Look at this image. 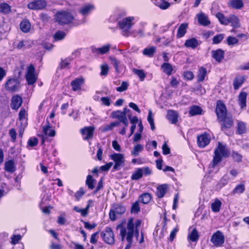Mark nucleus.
Instances as JSON below:
<instances>
[{"label": "nucleus", "mask_w": 249, "mask_h": 249, "mask_svg": "<svg viewBox=\"0 0 249 249\" xmlns=\"http://www.w3.org/2000/svg\"><path fill=\"white\" fill-rule=\"evenodd\" d=\"M22 102V97L18 94L15 95L12 97L11 107L13 109L17 110L20 107Z\"/></svg>", "instance_id": "a211bd4d"}, {"label": "nucleus", "mask_w": 249, "mask_h": 249, "mask_svg": "<svg viewBox=\"0 0 249 249\" xmlns=\"http://www.w3.org/2000/svg\"><path fill=\"white\" fill-rule=\"evenodd\" d=\"M246 124L243 122H239L237 125V132L239 134H242L246 132Z\"/></svg>", "instance_id": "603ef678"}, {"label": "nucleus", "mask_w": 249, "mask_h": 249, "mask_svg": "<svg viewBox=\"0 0 249 249\" xmlns=\"http://www.w3.org/2000/svg\"><path fill=\"white\" fill-rule=\"evenodd\" d=\"M157 48L155 46H151L144 48L142 51V54L149 58H152L156 53Z\"/></svg>", "instance_id": "c85d7f7f"}, {"label": "nucleus", "mask_w": 249, "mask_h": 249, "mask_svg": "<svg viewBox=\"0 0 249 249\" xmlns=\"http://www.w3.org/2000/svg\"><path fill=\"white\" fill-rule=\"evenodd\" d=\"M47 3L45 0H33L27 5V7L31 10H40L47 7Z\"/></svg>", "instance_id": "ddd939ff"}, {"label": "nucleus", "mask_w": 249, "mask_h": 249, "mask_svg": "<svg viewBox=\"0 0 249 249\" xmlns=\"http://www.w3.org/2000/svg\"><path fill=\"white\" fill-rule=\"evenodd\" d=\"M218 120L222 123L221 127L222 131H224L226 129L231 127L233 124L232 117L227 116V115L224 117V118L222 119L220 118Z\"/></svg>", "instance_id": "aec40b11"}, {"label": "nucleus", "mask_w": 249, "mask_h": 249, "mask_svg": "<svg viewBox=\"0 0 249 249\" xmlns=\"http://www.w3.org/2000/svg\"><path fill=\"white\" fill-rule=\"evenodd\" d=\"M109 158L114 162V170H119L124 166L125 159L124 154L114 153L109 155Z\"/></svg>", "instance_id": "423d86ee"}, {"label": "nucleus", "mask_w": 249, "mask_h": 249, "mask_svg": "<svg viewBox=\"0 0 249 249\" xmlns=\"http://www.w3.org/2000/svg\"><path fill=\"white\" fill-rule=\"evenodd\" d=\"M85 192L84 190V188H80V189L78 191H77L74 195L75 199L77 201H79L82 197V196L85 194Z\"/></svg>", "instance_id": "680f3d73"}, {"label": "nucleus", "mask_w": 249, "mask_h": 249, "mask_svg": "<svg viewBox=\"0 0 249 249\" xmlns=\"http://www.w3.org/2000/svg\"><path fill=\"white\" fill-rule=\"evenodd\" d=\"M143 150V147L141 144H137L134 146L133 150L131 151V155L134 156H138L139 153Z\"/></svg>", "instance_id": "09e8293b"}, {"label": "nucleus", "mask_w": 249, "mask_h": 249, "mask_svg": "<svg viewBox=\"0 0 249 249\" xmlns=\"http://www.w3.org/2000/svg\"><path fill=\"white\" fill-rule=\"evenodd\" d=\"M25 78L29 85H32L36 82L37 77L35 74V68L33 65L30 64L27 67Z\"/></svg>", "instance_id": "9b49d317"}, {"label": "nucleus", "mask_w": 249, "mask_h": 249, "mask_svg": "<svg viewBox=\"0 0 249 249\" xmlns=\"http://www.w3.org/2000/svg\"><path fill=\"white\" fill-rule=\"evenodd\" d=\"M21 30L24 33H28L31 28V24L27 19L23 20L20 23Z\"/></svg>", "instance_id": "4c0bfd02"}, {"label": "nucleus", "mask_w": 249, "mask_h": 249, "mask_svg": "<svg viewBox=\"0 0 249 249\" xmlns=\"http://www.w3.org/2000/svg\"><path fill=\"white\" fill-rule=\"evenodd\" d=\"M189 27V24L187 22L181 23L178 27L177 34L176 37L178 39L183 37L187 33V30Z\"/></svg>", "instance_id": "412c9836"}, {"label": "nucleus", "mask_w": 249, "mask_h": 249, "mask_svg": "<svg viewBox=\"0 0 249 249\" xmlns=\"http://www.w3.org/2000/svg\"><path fill=\"white\" fill-rule=\"evenodd\" d=\"M126 208L121 203H115L112 205L111 209L109 213V218L112 221L116 219V214H122L125 212Z\"/></svg>", "instance_id": "0eeeda50"}, {"label": "nucleus", "mask_w": 249, "mask_h": 249, "mask_svg": "<svg viewBox=\"0 0 249 249\" xmlns=\"http://www.w3.org/2000/svg\"><path fill=\"white\" fill-rule=\"evenodd\" d=\"M231 24V26L237 28L240 26L239 19L238 17L234 15H231L229 16V24Z\"/></svg>", "instance_id": "ea45409f"}, {"label": "nucleus", "mask_w": 249, "mask_h": 249, "mask_svg": "<svg viewBox=\"0 0 249 249\" xmlns=\"http://www.w3.org/2000/svg\"><path fill=\"white\" fill-rule=\"evenodd\" d=\"M151 173L152 171L148 167L139 168L137 169V170L132 173L131 176V179L134 180H137L141 178L143 175L147 176L151 175Z\"/></svg>", "instance_id": "9d476101"}, {"label": "nucleus", "mask_w": 249, "mask_h": 249, "mask_svg": "<svg viewBox=\"0 0 249 249\" xmlns=\"http://www.w3.org/2000/svg\"><path fill=\"white\" fill-rule=\"evenodd\" d=\"M38 143V139L36 137L30 138L28 141V145L31 147H34Z\"/></svg>", "instance_id": "338daca9"}, {"label": "nucleus", "mask_w": 249, "mask_h": 249, "mask_svg": "<svg viewBox=\"0 0 249 249\" xmlns=\"http://www.w3.org/2000/svg\"><path fill=\"white\" fill-rule=\"evenodd\" d=\"M200 42L195 37L187 39L184 43V46L192 49H196L200 44Z\"/></svg>", "instance_id": "bb28decb"}, {"label": "nucleus", "mask_w": 249, "mask_h": 249, "mask_svg": "<svg viewBox=\"0 0 249 249\" xmlns=\"http://www.w3.org/2000/svg\"><path fill=\"white\" fill-rule=\"evenodd\" d=\"M178 113L174 110H168L166 117L167 119L173 124H176L178 121Z\"/></svg>", "instance_id": "a878e982"}, {"label": "nucleus", "mask_w": 249, "mask_h": 249, "mask_svg": "<svg viewBox=\"0 0 249 249\" xmlns=\"http://www.w3.org/2000/svg\"><path fill=\"white\" fill-rule=\"evenodd\" d=\"M245 190V186L244 183H241L237 185L232 191L233 194H242Z\"/></svg>", "instance_id": "8fccbe9b"}, {"label": "nucleus", "mask_w": 249, "mask_h": 249, "mask_svg": "<svg viewBox=\"0 0 249 249\" xmlns=\"http://www.w3.org/2000/svg\"><path fill=\"white\" fill-rule=\"evenodd\" d=\"M210 142L209 135L206 133L197 136V143L199 147H204L207 146Z\"/></svg>", "instance_id": "f3484780"}, {"label": "nucleus", "mask_w": 249, "mask_h": 249, "mask_svg": "<svg viewBox=\"0 0 249 249\" xmlns=\"http://www.w3.org/2000/svg\"><path fill=\"white\" fill-rule=\"evenodd\" d=\"M141 209L139 205V202L138 201H135L132 205L131 208V213L134 214H137L139 212H140Z\"/></svg>", "instance_id": "5fc2aeb1"}, {"label": "nucleus", "mask_w": 249, "mask_h": 249, "mask_svg": "<svg viewBox=\"0 0 249 249\" xmlns=\"http://www.w3.org/2000/svg\"><path fill=\"white\" fill-rule=\"evenodd\" d=\"M66 36L65 32L58 31L53 35V38L55 40H60L63 39Z\"/></svg>", "instance_id": "4d7b16f0"}, {"label": "nucleus", "mask_w": 249, "mask_h": 249, "mask_svg": "<svg viewBox=\"0 0 249 249\" xmlns=\"http://www.w3.org/2000/svg\"><path fill=\"white\" fill-rule=\"evenodd\" d=\"M128 85L129 84L127 82L123 81L121 85L116 88V90L120 92L124 91L128 89Z\"/></svg>", "instance_id": "13d9d810"}, {"label": "nucleus", "mask_w": 249, "mask_h": 249, "mask_svg": "<svg viewBox=\"0 0 249 249\" xmlns=\"http://www.w3.org/2000/svg\"><path fill=\"white\" fill-rule=\"evenodd\" d=\"M247 93L245 92H241L238 96V102L241 108H243L246 106V99Z\"/></svg>", "instance_id": "e433bc0d"}, {"label": "nucleus", "mask_w": 249, "mask_h": 249, "mask_svg": "<svg viewBox=\"0 0 249 249\" xmlns=\"http://www.w3.org/2000/svg\"><path fill=\"white\" fill-rule=\"evenodd\" d=\"M101 76H107L108 71V67L107 64H104L101 66Z\"/></svg>", "instance_id": "0e129e2a"}, {"label": "nucleus", "mask_w": 249, "mask_h": 249, "mask_svg": "<svg viewBox=\"0 0 249 249\" xmlns=\"http://www.w3.org/2000/svg\"><path fill=\"white\" fill-rule=\"evenodd\" d=\"M229 6L235 9H240L244 6V3L242 0H231Z\"/></svg>", "instance_id": "f704fd0d"}, {"label": "nucleus", "mask_w": 249, "mask_h": 249, "mask_svg": "<svg viewBox=\"0 0 249 249\" xmlns=\"http://www.w3.org/2000/svg\"><path fill=\"white\" fill-rule=\"evenodd\" d=\"M183 76L186 80H192L194 78V74L192 71H184Z\"/></svg>", "instance_id": "bf43d9fd"}, {"label": "nucleus", "mask_w": 249, "mask_h": 249, "mask_svg": "<svg viewBox=\"0 0 249 249\" xmlns=\"http://www.w3.org/2000/svg\"><path fill=\"white\" fill-rule=\"evenodd\" d=\"M55 19L60 25L71 23L74 19V17L69 12L62 11L58 12L55 15Z\"/></svg>", "instance_id": "39448f33"}, {"label": "nucleus", "mask_w": 249, "mask_h": 249, "mask_svg": "<svg viewBox=\"0 0 249 249\" xmlns=\"http://www.w3.org/2000/svg\"><path fill=\"white\" fill-rule=\"evenodd\" d=\"M211 53L213 58L218 63H220L224 59L225 52L222 49L213 50Z\"/></svg>", "instance_id": "393cba45"}, {"label": "nucleus", "mask_w": 249, "mask_h": 249, "mask_svg": "<svg viewBox=\"0 0 249 249\" xmlns=\"http://www.w3.org/2000/svg\"><path fill=\"white\" fill-rule=\"evenodd\" d=\"M225 241V237L222 232L219 231L214 232L211 238V242L216 247L222 246Z\"/></svg>", "instance_id": "f8f14e48"}, {"label": "nucleus", "mask_w": 249, "mask_h": 249, "mask_svg": "<svg viewBox=\"0 0 249 249\" xmlns=\"http://www.w3.org/2000/svg\"><path fill=\"white\" fill-rule=\"evenodd\" d=\"M5 89L10 93L18 92L21 88L20 82L17 77H8L4 84Z\"/></svg>", "instance_id": "20e7f679"}, {"label": "nucleus", "mask_w": 249, "mask_h": 249, "mask_svg": "<svg viewBox=\"0 0 249 249\" xmlns=\"http://www.w3.org/2000/svg\"><path fill=\"white\" fill-rule=\"evenodd\" d=\"M27 114L24 108H21L18 115V120L20 122V126L24 128L27 125Z\"/></svg>", "instance_id": "b1692460"}, {"label": "nucleus", "mask_w": 249, "mask_h": 249, "mask_svg": "<svg viewBox=\"0 0 249 249\" xmlns=\"http://www.w3.org/2000/svg\"><path fill=\"white\" fill-rule=\"evenodd\" d=\"M141 223L142 221L140 219H137L134 223L133 218H130L128 220L126 228L124 226H121L120 233L122 240L123 241L126 237L127 242L131 244L134 235V227H135L136 231H137V228L141 226Z\"/></svg>", "instance_id": "f257e3e1"}, {"label": "nucleus", "mask_w": 249, "mask_h": 249, "mask_svg": "<svg viewBox=\"0 0 249 249\" xmlns=\"http://www.w3.org/2000/svg\"><path fill=\"white\" fill-rule=\"evenodd\" d=\"M167 185L165 184L158 186L156 193V196L159 198L163 197L167 192Z\"/></svg>", "instance_id": "2f4dec72"}, {"label": "nucleus", "mask_w": 249, "mask_h": 249, "mask_svg": "<svg viewBox=\"0 0 249 249\" xmlns=\"http://www.w3.org/2000/svg\"><path fill=\"white\" fill-rule=\"evenodd\" d=\"M245 80V76L239 75L236 76L233 81V88L235 90L238 89L244 83Z\"/></svg>", "instance_id": "7c9ffc66"}, {"label": "nucleus", "mask_w": 249, "mask_h": 249, "mask_svg": "<svg viewBox=\"0 0 249 249\" xmlns=\"http://www.w3.org/2000/svg\"><path fill=\"white\" fill-rule=\"evenodd\" d=\"M95 9V6L91 3L84 5L79 9V13L83 16H87Z\"/></svg>", "instance_id": "4be33fe9"}, {"label": "nucleus", "mask_w": 249, "mask_h": 249, "mask_svg": "<svg viewBox=\"0 0 249 249\" xmlns=\"http://www.w3.org/2000/svg\"><path fill=\"white\" fill-rule=\"evenodd\" d=\"M111 61L112 65L115 69L116 72L117 73L121 72L122 66L120 64V62L114 57L111 58Z\"/></svg>", "instance_id": "c03bdc74"}, {"label": "nucleus", "mask_w": 249, "mask_h": 249, "mask_svg": "<svg viewBox=\"0 0 249 249\" xmlns=\"http://www.w3.org/2000/svg\"><path fill=\"white\" fill-rule=\"evenodd\" d=\"M221 205V201L218 198L215 199L214 201L211 204L212 211L214 213L219 212L220 210Z\"/></svg>", "instance_id": "c9c22d12"}, {"label": "nucleus", "mask_w": 249, "mask_h": 249, "mask_svg": "<svg viewBox=\"0 0 249 249\" xmlns=\"http://www.w3.org/2000/svg\"><path fill=\"white\" fill-rule=\"evenodd\" d=\"M43 136L42 141L44 142L47 141V137H53L56 134L55 131L50 123L47 121V123L42 127Z\"/></svg>", "instance_id": "1a4fd4ad"}, {"label": "nucleus", "mask_w": 249, "mask_h": 249, "mask_svg": "<svg viewBox=\"0 0 249 249\" xmlns=\"http://www.w3.org/2000/svg\"><path fill=\"white\" fill-rule=\"evenodd\" d=\"M133 72L137 75L141 81H144L145 77L146 74L144 72V71L143 70H138L134 69L133 70Z\"/></svg>", "instance_id": "3c124183"}, {"label": "nucleus", "mask_w": 249, "mask_h": 249, "mask_svg": "<svg viewBox=\"0 0 249 249\" xmlns=\"http://www.w3.org/2000/svg\"><path fill=\"white\" fill-rule=\"evenodd\" d=\"M129 110L128 109L124 108L123 112L119 110L113 111L112 113V115L113 118L119 119L125 126H127L128 122L126 118V112Z\"/></svg>", "instance_id": "4468645a"}, {"label": "nucleus", "mask_w": 249, "mask_h": 249, "mask_svg": "<svg viewBox=\"0 0 249 249\" xmlns=\"http://www.w3.org/2000/svg\"><path fill=\"white\" fill-rule=\"evenodd\" d=\"M161 69L168 76L172 74L174 70L172 65L169 63H163L161 66Z\"/></svg>", "instance_id": "473e14b6"}, {"label": "nucleus", "mask_w": 249, "mask_h": 249, "mask_svg": "<svg viewBox=\"0 0 249 249\" xmlns=\"http://www.w3.org/2000/svg\"><path fill=\"white\" fill-rule=\"evenodd\" d=\"M227 44L229 45H234V44L237 43L238 42V40L237 38H236L235 37H233V36H230L227 38Z\"/></svg>", "instance_id": "69168bd1"}, {"label": "nucleus", "mask_w": 249, "mask_h": 249, "mask_svg": "<svg viewBox=\"0 0 249 249\" xmlns=\"http://www.w3.org/2000/svg\"><path fill=\"white\" fill-rule=\"evenodd\" d=\"M11 11V6L7 3H0V13L7 14Z\"/></svg>", "instance_id": "a18cd8bd"}, {"label": "nucleus", "mask_w": 249, "mask_h": 249, "mask_svg": "<svg viewBox=\"0 0 249 249\" xmlns=\"http://www.w3.org/2000/svg\"><path fill=\"white\" fill-rule=\"evenodd\" d=\"M151 199V196L148 193H145L139 196V201L143 204H148Z\"/></svg>", "instance_id": "37998d69"}, {"label": "nucleus", "mask_w": 249, "mask_h": 249, "mask_svg": "<svg viewBox=\"0 0 249 249\" xmlns=\"http://www.w3.org/2000/svg\"><path fill=\"white\" fill-rule=\"evenodd\" d=\"M84 84V79L82 77L77 78L72 80L71 85L73 91H76L81 89L82 86Z\"/></svg>", "instance_id": "6ab92c4d"}, {"label": "nucleus", "mask_w": 249, "mask_h": 249, "mask_svg": "<svg viewBox=\"0 0 249 249\" xmlns=\"http://www.w3.org/2000/svg\"><path fill=\"white\" fill-rule=\"evenodd\" d=\"M215 112L218 119L223 118L227 115V109L225 105L221 100H218L216 103Z\"/></svg>", "instance_id": "2eb2a0df"}, {"label": "nucleus", "mask_w": 249, "mask_h": 249, "mask_svg": "<svg viewBox=\"0 0 249 249\" xmlns=\"http://www.w3.org/2000/svg\"><path fill=\"white\" fill-rule=\"evenodd\" d=\"M230 180L229 175L227 174L224 175L223 177L220 179L219 182L217 184V187L219 189H221L225 185H226Z\"/></svg>", "instance_id": "58836bf2"}, {"label": "nucleus", "mask_w": 249, "mask_h": 249, "mask_svg": "<svg viewBox=\"0 0 249 249\" xmlns=\"http://www.w3.org/2000/svg\"><path fill=\"white\" fill-rule=\"evenodd\" d=\"M101 237L103 241L109 245H113L115 243L114 234L110 227H106L101 233Z\"/></svg>", "instance_id": "6e6552de"}, {"label": "nucleus", "mask_w": 249, "mask_h": 249, "mask_svg": "<svg viewBox=\"0 0 249 249\" xmlns=\"http://www.w3.org/2000/svg\"><path fill=\"white\" fill-rule=\"evenodd\" d=\"M198 23L202 26H206L211 24V21L208 19V16L203 12H200L196 15Z\"/></svg>", "instance_id": "5701e85b"}, {"label": "nucleus", "mask_w": 249, "mask_h": 249, "mask_svg": "<svg viewBox=\"0 0 249 249\" xmlns=\"http://www.w3.org/2000/svg\"><path fill=\"white\" fill-rule=\"evenodd\" d=\"M95 182V180L93 178V177L91 175H89L87 176L86 184L89 189L92 190L94 188Z\"/></svg>", "instance_id": "de8ad7c7"}, {"label": "nucleus", "mask_w": 249, "mask_h": 249, "mask_svg": "<svg viewBox=\"0 0 249 249\" xmlns=\"http://www.w3.org/2000/svg\"><path fill=\"white\" fill-rule=\"evenodd\" d=\"M229 155L230 152L226 145L218 142V145L214 151V156L211 163L212 167L214 168L221 161L223 157L227 158Z\"/></svg>", "instance_id": "f03ea898"}, {"label": "nucleus", "mask_w": 249, "mask_h": 249, "mask_svg": "<svg viewBox=\"0 0 249 249\" xmlns=\"http://www.w3.org/2000/svg\"><path fill=\"white\" fill-rule=\"evenodd\" d=\"M95 127L93 126H86L80 130L81 133L83 136V139L89 140L93 137V132Z\"/></svg>", "instance_id": "dca6fc26"}, {"label": "nucleus", "mask_w": 249, "mask_h": 249, "mask_svg": "<svg viewBox=\"0 0 249 249\" xmlns=\"http://www.w3.org/2000/svg\"><path fill=\"white\" fill-rule=\"evenodd\" d=\"M224 37V35L222 34L215 36L213 38V44H216L219 43L223 39Z\"/></svg>", "instance_id": "052dcab7"}, {"label": "nucleus", "mask_w": 249, "mask_h": 249, "mask_svg": "<svg viewBox=\"0 0 249 249\" xmlns=\"http://www.w3.org/2000/svg\"><path fill=\"white\" fill-rule=\"evenodd\" d=\"M216 17L222 24L227 25L229 24V17H226L221 13H217L216 14Z\"/></svg>", "instance_id": "a19ab883"}, {"label": "nucleus", "mask_w": 249, "mask_h": 249, "mask_svg": "<svg viewBox=\"0 0 249 249\" xmlns=\"http://www.w3.org/2000/svg\"><path fill=\"white\" fill-rule=\"evenodd\" d=\"M109 49L110 45L109 44H107L101 48H95L93 49V52L97 53L103 54L107 53L109 51Z\"/></svg>", "instance_id": "49530a36"}, {"label": "nucleus", "mask_w": 249, "mask_h": 249, "mask_svg": "<svg viewBox=\"0 0 249 249\" xmlns=\"http://www.w3.org/2000/svg\"><path fill=\"white\" fill-rule=\"evenodd\" d=\"M198 238V233L196 229H194L188 235V240L192 242H196Z\"/></svg>", "instance_id": "79ce46f5"}, {"label": "nucleus", "mask_w": 249, "mask_h": 249, "mask_svg": "<svg viewBox=\"0 0 249 249\" xmlns=\"http://www.w3.org/2000/svg\"><path fill=\"white\" fill-rule=\"evenodd\" d=\"M72 59L73 58H71L70 57H69L62 60L60 65L61 69H65L67 68L69 66L70 62L71 61Z\"/></svg>", "instance_id": "e2e57ef3"}, {"label": "nucleus", "mask_w": 249, "mask_h": 249, "mask_svg": "<svg viewBox=\"0 0 249 249\" xmlns=\"http://www.w3.org/2000/svg\"><path fill=\"white\" fill-rule=\"evenodd\" d=\"M202 108L196 105H194L190 107L189 114L190 116H194L197 115H200L202 114Z\"/></svg>", "instance_id": "72a5a7b5"}, {"label": "nucleus", "mask_w": 249, "mask_h": 249, "mask_svg": "<svg viewBox=\"0 0 249 249\" xmlns=\"http://www.w3.org/2000/svg\"><path fill=\"white\" fill-rule=\"evenodd\" d=\"M233 160L237 162H240L242 160V156L236 151H233L231 154Z\"/></svg>", "instance_id": "6e6d98bb"}, {"label": "nucleus", "mask_w": 249, "mask_h": 249, "mask_svg": "<svg viewBox=\"0 0 249 249\" xmlns=\"http://www.w3.org/2000/svg\"><path fill=\"white\" fill-rule=\"evenodd\" d=\"M21 239V236L20 234L13 235L11 237V243L15 245L17 244Z\"/></svg>", "instance_id": "774afa93"}, {"label": "nucleus", "mask_w": 249, "mask_h": 249, "mask_svg": "<svg viewBox=\"0 0 249 249\" xmlns=\"http://www.w3.org/2000/svg\"><path fill=\"white\" fill-rule=\"evenodd\" d=\"M151 1L156 6L162 10H166L170 6V3L165 0H151Z\"/></svg>", "instance_id": "cd10ccee"}, {"label": "nucleus", "mask_w": 249, "mask_h": 249, "mask_svg": "<svg viewBox=\"0 0 249 249\" xmlns=\"http://www.w3.org/2000/svg\"><path fill=\"white\" fill-rule=\"evenodd\" d=\"M207 75V71L205 68L204 67H200L198 69V73L197 74V81L198 82H203Z\"/></svg>", "instance_id": "c756f323"}, {"label": "nucleus", "mask_w": 249, "mask_h": 249, "mask_svg": "<svg viewBox=\"0 0 249 249\" xmlns=\"http://www.w3.org/2000/svg\"><path fill=\"white\" fill-rule=\"evenodd\" d=\"M134 17H128L118 22V26L122 30L121 34L123 36L128 37L132 34L130 30L134 24Z\"/></svg>", "instance_id": "7ed1b4c3"}, {"label": "nucleus", "mask_w": 249, "mask_h": 249, "mask_svg": "<svg viewBox=\"0 0 249 249\" xmlns=\"http://www.w3.org/2000/svg\"><path fill=\"white\" fill-rule=\"evenodd\" d=\"M5 169L9 172L15 171V166L13 160H9L5 163Z\"/></svg>", "instance_id": "864d4df0"}]
</instances>
